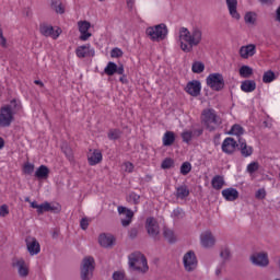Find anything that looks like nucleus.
Listing matches in <instances>:
<instances>
[{
	"label": "nucleus",
	"mask_w": 280,
	"mask_h": 280,
	"mask_svg": "<svg viewBox=\"0 0 280 280\" xmlns=\"http://www.w3.org/2000/svg\"><path fill=\"white\" fill-rule=\"evenodd\" d=\"M178 38L182 51H185V54H191V51H194V47H198V45L202 43V30L195 26L190 32L187 27H182L179 30Z\"/></svg>",
	"instance_id": "f257e3e1"
},
{
	"label": "nucleus",
	"mask_w": 280,
	"mask_h": 280,
	"mask_svg": "<svg viewBox=\"0 0 280 280\" xmlns=\"http://www.w3.org/2000/svg\"><path fill=\"white\" fill-rule=\"evenodd\" d=\"M129 268L137 270L138 272H148L150 268L148 267V259L140 252H135L128 257Z\"/></svg>",
	"instance_id": "f03ea898"
},
{
	"label": "nucleus",
	"mask_w": 280,
	"mask_h": 280,
	"mask_svg": "<svg viewBox=\"0 0 280 280\" xmlns=\"http://www.w3.org/2000/svg\"><path fill=\"white\" fill-rule=\"evenodd\" d=\"M202 122L210 132H213L222 124V119L215 114V109H205L202 112Z\"/></svg>",
	"instance_id": "7ed1b4c3"
},
{
	"label": "nucleus",
	"mask_w": 280,
	"mask_h": 280,
	"mask_svg": "<svg viewBox=\"0 0 280 280\" xmlns=\"http://www.w3.org/2000/svg\"><path fill=\"white\" fill-rule=\"evenodd\" d=\"M93 272H95V258L92 256H86L81 261L80 279L91 280L93 279Z\"/></svg>",
	"instance_id": "20e7f679"
},
{
	"label": "nucleus",
	"mask_w": 280,
	"mask_h": 280,
	"mask_svg": "<svg viewBox=\"0 0 280 280\" xmlns=\"http://www.w3.org/2000/svg\"><path fill=\"white\" fill-rule=\"evenodd\" d=\"M167 25L158 24L154 26H149L145 31L147 36L151 38L154 43H161V40H165L167 38Z\"/></svg>",
	"instance_id": "39448f33"
},
{
	"label": "nucleus",
	"mask_w": 280,
	"mask_h": 280,
	"mask_svg": "<svg viewBox=\"0 0 280 280\" xmlns=\"http://www.w3.org/2000/svg\"><path fill=\"white\" fill-rule=\"evenodd\" d=\"M206 82L208 84V86L211 88L212 91H223L224 86H225V82H224V75H222V73H210L207 79Z\"/></svg>",
	"instance_id": "423d86ee"
},
{
	"label": "nucleus",
	"mask_w": 280,
	"mask_h": 280,
	"mask_svg": "<svg viewBox=\"0 0 280 280\" xmlns=\"http://www.w3.org/2000/svg\"><path fill=\"white\" fill-rule=\"evenodd\" d=\"M145 230L148 235L154 240V242H159L161 240V228L159 226V221L156 219L150 217L145 221Z\"/></svg>",
	"instance_id": "0eeeda50"
},
{
	"label": "nucleus",
	"mask_w": 280,
	"mask_h": 280,
	"mask_svg": "<svg viewBox=\"0 0 280 280\" xmlns=\"http://www.w3.org/2000/svg\"><path fill=\"white\" fill-rule=\"evenodd\" d=\"M183 264L186 272H194L198 268V258L194 250L187 252L183 257Z\"/></svg>",
	"instance_id": "6e6552de"
},
{
	"label": "nucleus",
	"mask_w": 280,
	"mask_h": 280,
	"mask_svg": "<svg viewBox=\"0 0 280 280\" xmlns=\"http://www.w3.org/2000/svg\"><path fill=\"white\" fill-rule=\"evenodd\" d=\"M14 121V112L10 110V107L0 108V128H10Z\"/></svg>",
	"instance_id": "1a4fd4ad"
},
{
	"label": "nucleus",
	"mask_w": 280,
	"mask_h": 280,
	"mask_svg": "<svg viewBox=\"0 0 280 280\" xmlns=\"http://www.w3.org/2000/svg\"><path fill=\"white\" fill-rule=\"evenodd\" d=\"M250 261L254 266H258L259 268H266L270 264V260L268 259V253L266 252L253 254L250 256Z\"/></svg>",
	"instance_id": "9d476101"
},
{
	"label": "nucleus",
	"mask_w": 280,
	"mask_h": 280,
	"mask_svg": "<svg viewBox=\"0 0 280 280\" xmlns=\"http://www.w3.org/2000/svg\"><path fill=\"white\" fill-rule=\"evenodd\" d=\"M12 267L16 268L18 275L22 278L25 279L30 275V267H27V264L23 258L20 259H13L12 261Z\"/></svg>",
	"instance_id": "9b49d317"
},
{
	"label": "nucleus",
	"mask_w": 280,
	"mask_h": 280,
	"mask_svg": "<svg viewBox=\"0 0 280 280\" xmlns=\"http://www.w3.org/2000/svg\"><path fill=\"white\" fill-rule=\"evenodd\" d=\"M118 213H119V215L125 217L120 220L122 226H130V224L132 222V218H135V212H132V210H130L124 206H119Z\"/></svg>",
	"instance_id": "f8f14e48"
},
{
	"label": "nucleus",
	"mask_w": 280,
	"mask_h": 280,
	"mask_svg": "<svg viewBox=\"0 0 280 280\" xmlns=\"http://www.w3.org/2000/svg\"><path fill=\"white\" fill-rule=\"evenodd\" d=\"M200 242L203 248H213L215 246V236L211 231H206L200 235Z\"/></svg>",
	"instance_id": "ddd939ff"
},
{
	"label": "nucleus",
	"mask_w": 280,
	"mask_h": 280,
	"mask_svg": "<svg viewBox=\"0 0 280 280\" xmlns=\"http://www.w3.org/2000/svg\"><path fill=\"white\" fill-rule=\"evenodd\" d=\"M25 242L30 255H38L40 253V243L36 238L27 237Z\"/></svg>",
	"instance_id": "4468645a"
},
{
	"label": "nucleus",
	"mask_w": 280,
	"mask_h": 280,
	"mask_svg": "<svg viewBox=\"0 0 280 280\" xmlns=\"http://www.w3.org/2000/svg\"><path fill=\"white\" fill-rule=\"evenodd\" d=\"M202 86L200 85V81H190L186 85V92L188 95L192 97H198L200 95Z\"/></svg>",
	"instance_id": "2eb2a0df"
},
{
	"label": "nucleus",
	"mask_w": 280,
	"mask_h": 280,
	"mask_svg": "<svg viewBox=\"0 0 280 280\" xmlns=\"http://www.w3.org/2000/svg\"><path fill=\"white\" fill-rule=\"evenodd\" d=\"M237 141L233 138H225L222 143V151L225 154H233L235 152V149L237 148Z\"/></svg>",
	"instance_id": "dca6fc26"
},
{
	"label": "nucleus",
	"mask_w": 280,
	"mask_h": 280,
	"mask_svg": "<svg viewBox=\"0 0 280 280\" xmlns=\"http://www.w3.org/2000/svg\"><path fill=\"white\" fill-rule=\"evenodd\" d=\"M39 32L43 36H46V37L50 36V38H54V39H56V38H58V36H60V32L55 31L54 26L47 25V24H42L39 26Z\"/></svg>",
	"instance_id": "f3484780"
},
{
	"label": "nucleus",
	"mask_w": 280,
	"mask_h": 280,
	"mask_svg": "<svg viewBox=\"0 0 280 280\" xmlns=\"http://www.w3.org/2000/svg\"><path fill=\"white\" fill-rule=\"evenodd\" d=\"M256 49L257 48L254 44L242 46L240 48V56L241 58H244V60H248V58H252V56L256 54Z\"/></svg>",
	"instance_id": "a211bd4d"
},
{
	"label": "nucleus",
	"mask_w": 280,
	"mask_h": 280,
	"mask_svg": "<svg viewBox=\"0 0 280 280\" xmlns=\"http://www.w3.org/2000/svg\"><path fill=\"white\" fill-rule=\"evenodd\" d=\"M114 242H115V237L110 234H101L98 236V244L103 248H110V246H113Z\"/></svg>",
	"instance_id": "6ab92c4d"
},
{
	"label": "nucleus",
	"mask_w": 280,
	"mask_h": 280,
	"mask_svg": "<svg viewBox=\"0 0 280 280\" xmlns=\"http://www.w3.org/2000/svg\"><path fill=\"white\" fill-rule=\"evenodd\" d=\"M222 196L229 202H233L234 200H237V198H240V192L235 188H226L222 190Z\"/></svg>",
	"instance_id": "aec40b11"
},
{
	"label": "nucleus",
	"mask_w": 280,
	"mask_h": 280,
	"mask_svg": "<svg viewBox=\"0 0 280 280\" xmlns=\"http://www.w3.org/2000/svg\"><path fill=\"white\" fill-rule=\"evenodd\" d=\"M225 3L232 19L240 21L241 16L237 13V0H225Z\"/></svg>",
	"instance_id": "412c9836"
},
{
	"label": "nucleus",
	"mask_w": 280,
	"mask_h": 280,
	"mask_svg": "<svg viewBox=\"0 0 280 280\" xmlns=\"http://www.w3.org/2000/svg\"><path fill=\"white\" fill-rule=\"evenodd\" d=\"M45 211H50V213H60V211H62V207L60 206V203L51 205L45 201L44 203H42V213H45Z\"/></svg>",
	"instance_id": "4be33fe9"
},
{
	"label": "nucleus",
	"mask_w": 280,
	"mask_h": 280,
	"mask_svg": "<svg viewBox=\"0 0 280 280\" xmlns=\"http://www.w3.org/2000/svg\"><path fill=\"white\" fill-rule=\"evenodd\" d=\"M238 144L242 156L248 158L253 154V147H248V144H246V140L240 138Z\"/></svg>",
	"instance_id": "5701e85b"
},
{
	"label": "nucleus",
	"mask_w": 280,
	"mask_h": 280,
	"mask_svg": "<svg viewBox=\"0 0 280 280\" xmlns=\"http://www.w3.org/2000/svg\"><path fill=\"white\" fill-rule=\"evenodd\" d=\"M35 178H38V180H47V178H49V167L40 165L35 172Z\"/></svg>",
	"instance_id": "b1692460"
},
{
	"label": "nucleus",
	"mask_w": 280,
	"mask_h": 280,
	"mask_svg": "<svg viewBox=\"0 0 280 280\" xmlns=\"http://www.w3.org/2000/svg\"><path fill=\"white\" fill-rule=\"evenodd\" d=\"M257 89V83L253 80H245L241 84V91H244V93H253Z\"/></svg>",
	"instance_id": "393cba45"
},
{
	"label": "nucleus",
	"mask_w": 280,
	"mask_h": 280,
	"mask_svg": "<svg viewBox=\"0 0 280 280\" xmlns=\"http://www.w3.org/2000/svg\"><path fill=\"white\" fill-rule=\"evenodd\" d=\"M88 161L90 165H97V163H102V152L94 150V152L88 155Z\"/></svg>",
	"instance_id": "a878e982"
},
{
	"label": "nucleus",
	"mask_w": 280,
	"mask_h": 280,
	"mask_svg": "<svg viewBox=\"0 0 280 280\" xmlns=\"http://www.w3.org/2000/svg\"><path fill=\"white\" fill-rule=\"evenodd\" d=\"M176 198H179L180 200H185L189 196V188L187 185H182L176 188L175 192Z\"/></svg>",
	"instance_id": "bb28decb"
},
{
	"label": "nucleus",
	"mask_w": 280,
	"mask_h": 280,
	"mask_svg": "<svg viewBox=\"0 0 280 280\" xmlns=\"http://www.w3.org/2000/svg\"><path fill=\"white\" fill-rule=\"evenodd\" d=\"M174 141H176V135L173 131H166L163 136V145H173Z\"/></svg>",
	"instance_id": "cd10ccee"
},
{
	"label": "nucleus",
	"mask_w": 280,
	"mask_h": 280,
	"mask_svg": "<svg viewBox=\"0 0 280 280\" xmlns=\"http://www.w3.org/2000/svg\"><path fill=\"white\" fill-rule=\"evenodd\" d=\"M211 185L213 189H217V190L222 189L224 187V177L220 175H215L211 180Z\"/></svg>",
	"instance_id": "c85d7f7f"
},
{
	"label": "nucleus",
	"mask_w": 280,
	"mask_h": 280,
	"mask_svg": "<svg viewBox=\"0 0 280 280\" xmlns=\"http://www.w3.org/2000/svg\"><path fill=\"white\" fill-rule=\"evenodd\" d=\"M51 10H55L57 14H65V5L60 0H54L51 2Z\"/></svg>",
	"instance_id": "c756f323"
},
{
	"label": "nucleus",
	"mask_w": 280,
	"mask_h": 280,
	"mask_svg": "<svg viewBox=\"0 0 280 280\" xmlns=\"http://www.w3.org/2000/svg\"><path fill=\"white\" fill-rule=\"evenodd\" d=\"M277 80V75L272 70L266 71L262 75V82L265 84H270V82H275Z\"/></svg>",
	"instance_id": "7c9ffc66"
},
{
	"label": "nucleus",
	"mask_w": 280,
	"mask_h": 280,
	"mask_svg": "<svg viewBox=\"0 0 280 280\" xmlns=\"http://www.w3.org/2000/svg\"><path fill=\"white\" fill-rule=\"evenodd\" d=\"M163 235L170 244L176 243V235H174V231L165 228L164 231H163Z\"/></svg>",
	"instance_id": "2f4dec72"
},
{
	"label": "nucleus",
	"mask_w": 280,
	"mask_h": 280,
	"mask_svg": "<svg viewBox=\"0 0 280 280\" xmlns=\"http://www.w3.org/2000/svg\"><path fill=\"white\" fill-rule=\"evenodd\" d=\"M116 71H117V63L113 61H109L104 69V73H106V75H115Z\"/></svg>",
	"instance_id": "473e14b6"
},
{
	"label": "nucleus",
	"mask_w": 280,
	"mask_h": 280,
	"mask_svg": "<svg viewBox=\"0 0 280 280\" xmlns=\"http://www.w3.org/2000/svg\"><path fill=\"white\" fill-rule=\"evenodd\" d=\"M229 135H235L237 136V139H242V135H244V128L240 125H233Z\"/></svg>",
	"instance_id": "72a5a7b5"
},
{
	"label": "nucleus",
	"mask_w": 280,
	"mask_h": 280,
	"mask_svg": "<svg viewBox=\"0 0 280 280\" xmlns=\"http://www.w3.org/2000/svg\"><path fill=\"white\" fill-rule=\"evenodd\" d=\"M240 75L241 78H250V75H253V68L249 66H242L240 68Z\"/></svg>",
	"instance_id": "f704fd0d"
},
{
	"label": "nucleus",
	"mask_w": 280,
	"mask_h": 280,
	"mask_svg": "<svg viewBox=\"0 0 280 280\" xmlns=\"http://www.w3.org/2000/svg\"><path fill=\"white\" fill-rule=\"evenodd\" d=\"M108 139L110 141H117V139H120L121 137V130L119 129H110L107 133Z\"/></svg>",
	"instance_id": "c9c22d12"
},
{
	"label": "nucleus",
	"mask_w": 280,
	"mask_h": 280,
	"mask_svg": "<svg viewBox=\"0 0 280 280\" xmlns=\"http://www.w3.org/2000/svg\"><path fill=\"white\" fill-rule=\"evenodd\" d=\"M75 54L78 58H86V56H89V46H79Z\"/></svg>",
	"instance_id": "e433bc0d"
},
{
	"label": "nucleus",
	"mask_w": 280,
	"mask_h": 280,
	"mask_svg": "<svg viewBox=\"0 0 280 280\" xmlns=\"http://www.w3.org/2000/svg\"><path fill=\"white\" fill-rule=\"evenodd\" d=\"M127 202L131 205H139L141 202V196L137 195V192H130L127 197Z\"/></svg>",
	"instance_id": "4c0bfd02"
},
{
	"label": "nucleus",
	"mask_w": 280,
	"mask_h": 280,
	"mask_svg": "<svg viewBox=\"0 0 280 280\" xmlns=\"http://www.w3.org/2000/svg\"><path fill=\"white\" fill-rule=\"evenodd\" d=\"M192 73H202L205 71V63L200 61H195L191 67Z\"/></svg>",
	"instance_id": "58836bf2"
},
{
	"label": "nucleus",
	"mask_w": 280,
	"mask_h": 280,
	"mask_svg": "<svg viewBox=\"0 0 280 280\" xmlns=\"http://www.w3.org/2000/svg\"><path fill=\"white\" fill-rule=\"evenodd\" d=\"M244 19L245 23H247L248 25H255V21H257V14H255L254 12H247Z\"/></svg>",
	"instance_id": "ea45409f"
},
{
	"label": "nucleus",
	"mask_w": 280,
	"mask_h": 280,
	"mask_svg": "<svg viewBox=\"0 0 280 280\" xmlns=\"http://www.w3.org/2000/svg\"><path fill=\"white\" fill-rule=\"evenodd\" d=\"M61 150L67 156L68 161H73V150L68 144H62Z\"/></svg>",
	"instance_id": "a19ab883"
},
{
	"label": "nucleus",
	"mask_w": 280,
	"mask_h": 280,
	"mask_svg": "<svg viewBox=\"0 0 280 280\" xmlns=\"http://www.w3.org/2000/svg\"><path fill=\"white\" fill-rule=\"evenodd\" d=\"M220 257L223 259V262L221 266H224V264H226V261H229L231 259V249L229 248H224L220 252Z\"/></svg>",
	"instance_id": "79ce46f5"
},
{
	"label": "nucleus",
	"mask_w": 280,
	"mask_h": 280,
	"mask_svg": "<svg viewBox=\"0 0 280 280\" xmlns=\"http://www.w3.org/2000/svg\"><path fill=\"white\" fill-rule=\"evenodd\" d=\"M79 32H89L91 30V22L89 21H80L78 22Z\"/></svg>",
	"instance_id": "37998d69"
},
{
	"label": "nucleus",
	"mask_w": 280,
	"mask_h": 280,
	"mask_svg": "<svg viewBox=\"0 0 280 280\" xmlns=\"http://www.w3.org/2000/svg\"><path fill=\"white\" fill-rule=\"evenodd\" d=\"M189 172H191V163L189 162H184L180 166V174L183 176H187V174H189Z\"/></svg>",
	"instance_id": "c03bdc74"
},
{
	"label": "nucleus",
	"mask_w": 280,
	"mask_h": 280,
	"mask_svg": "<svg viewBox=\"0 0 280 280\" xmlns=\"http://www.w3.org/2000/svg\"><path fill=\"white\" fill-rule=\"evenodd\" d=\"M162 170H170L171 167H174V160L166 158L162 164H161Z\"/></svg>",
	"instance_id": "a18cd8bd"
},
{
	"label": "nucleus",
	"mask_w": 280,
	"mask_h": 280,
	"mask_svg": "<svg viewBox=\"0 0 280 280\" xmlns=\"http://www.w3.org/2000/svg\"><path fill=\"white\" fill-rule=\"evenodd\" d=\"M259 170V163L258 162H252L247 165V172L249 174H255Z\"/></svg>",
	"instance_id": "49530a36"
},
{
	"label": "nucleus",
	"mask_w": 280,
	"mask_h": 280,
	"mask_svg": "<svg viewBox=\"0 0 280 280\" xmlns=\"http://www.w3.org/2000/svg\"><path fill=\"white\" fill-rule=\"evenodd\" d=\"M121 56H124V50L120 48L115 47L110 50L112 58H121Z\"/></svg>",
	"instance_id": "de8ad7c7"
},
{
	"label": "nucleus",
	"mask_w": 280,
	"mask_h": 280,
	"mask_svg": "<svg viewBox=\"0 0 280 280\" xmlns=\"http://www.w3.org/2000/svg\"><path fill=\"white\" fill-rule=\"evenodd\" d=\"M194 137V133L191 131H184L182 133V139L184 143H189Z\"/></svg>",
	"instance_id": "09e8293b"
},
{
	"label": "nucleus",
	"mask_w": 280,
	"mask_h": 280,
	"mask_svg": "<svg viewBox=\"0 0 280 280\" xmlns=\"http://www.w3.org/2000/svg\"><path fill=\"white\" fill-rule=\"evenodd\" d=\"M19 104L16 103V100H12L11 103L9 105L3 106L2 108H9V110L11 113H16V108H18Z\"/></svg>",
	"instance_id": "8fccbe9b"
},
{
	"label": "nucleus",
	"mask_w": 280,
	"mask_h": 280,
	"mask_svg": "<svg viewBox=\"0 0 280 280\" xmlns=\"http://www.w3.org/2000/svg\"><path fill=\"white\" fill-rule=\"evenodd\" d=\"M23 172H24V174H27L28 176L34 174V164H32V163L24 164Z\"/></svg>",
	"instance_id": "3c124183"
},
{
	"label": "nucleus",
	"mask_w": 280,
	"mask_h": 280,
	"mask_svg": "<svg viewBox=\"0 0 280 280\" xmlns=\"http://www.w3.org/2000/svg\"><path fill=\"white\" fill-rule=\"evenodd\" d=\"M173 218H177L178 220L185 218V212L180 208H176L173 210Z\"/></svg>",
	"instance_id": "603ef678"
},
{
	"label": "nucleus",
	"mask_w": 280,
	"mask_h": 280,
	"mask_svg": "<svg viewBox=\"0 0 280 280\" xmlns=\"http://www.w3.org/2000/svg\"><path fill=\"white\" fill-rule=\"evenodd\" d=\"M113 279L114 280H126V273L121 271H115L113 273Z\"/></svg>",
	"instance_id": "864d4df0"
},
{
	"label": "nucleus",
	"mask_w": 280,
	"mask_h": 280,
	"mask_svg": "<svg viewBox=\"0 0 280 280\" xmlns=\"http://www.w3.org/2000/svg\"><path fill=\"white\" fill-rule=\"evenodd\" d=\"M9 213H10V210L8 208V205H2L0 207V217L5 218V215H8Z\"/></svg>",
	"instance_id": "5fc2aeb1"
},
{
	"label": "nucleus",
	"mask_w": 280,
	"mask_h": 280,
	"mask_svg": "<svg viewBox=\"0 0 280 280\" xmlns=\"http://www.w3.org/2000/svg\"><path fill=\"white\" fill-rule=\"evenodd\" d=\"M256 198L258 200H264V198H266V189L260 188L256 191Z\"/></svg>",
	"instance_id": "6e6d98bb"
},
{
	"label": "nucleus",
	"mask_w": 280,
	"mask_h": 280,
	"mask_svg": "<svg viewBox=\"0 0 280 280\" xmlns=\"http://www.w3.org/2000/svg\"><path fill=\"white\" fill-rule=\"evenodd\" d=\"M32 209H37V213L42 214L43 213V203L38 205L36 201L31 202Z\"/></svg>",
	"instance_id": "4d7b16f0"
},
{
	"label": "nucleus",
	"mask_w": 280,
	"mask_h": 280,
	"mask_svg": "<svg viewBox=\"0 0 280 280\" xmlns=\"http://www.w3.org/2000/svg\"><path fill=\"white\" fill-rule=\"evenodd\" d=\"M80 226L83 231H86V229H89V219L88 218L81 219Z\"/></svg>",
	"instance_id": "13d9d810"
},
{
	"label": "nucleus",
	"mask_w": 280,
	"mask_h": 280,
	"mask_svg": "<svg viewBox=\"0 0 280 280\" xmlns=\"http://www.w3.org/2000/svg\"><path fill=\"white\" fill-rule=\"evenodd\" d=\"M93 34L89 33V31L81 32L80 40H89Z\"/></svg>",
	"instance_id": "bf43d9fd"
},
{
	"label": "nucleus",
	"mask_w": 280,
	"mask_h": 280,
	"mask_svg": "<svg viewBox=\"0 0 280 280\" xmlns=\"http://www.w3.org/2000/svg\"><path fill=\"white\" fill-rule=\"evenodd\" d=\"M137 235H139V231L137 230V229H131L130 231H129V237L131 238V240H135V237H137Z\"/></svg>",
	"instance_id": "052dcab7"
},
{
	"label": "nucleus",
	"mask_w": 280,
	"mask_h": 280,
	"mask_svg": "<svg viewBox=\"0 0 280 280\" xmlns=\"http://www.w3.org/2000/svg\"><path fill=\"white\" fill-rule=\"evenodd\" d=\"M132 170H135V165H132V163H130V162H126L125 163V171H127V172H132Z\"/></svg>",
	"instance_id": "680f3d73"
},
{
	"label": "nucleus",
	"mask_w": 280,
	"mask_h": 280,
	"mask_svg": "<svg viewBox=\"0 0 280 280\" xmlns=\"http://www.w3.org/2000/svg\"><path fill=\"white\" fill-rule=\"evenodd\" d=\"M116 73H118V75H124V65H120L119 67L116 66Z\"/></svg>",
	"instance_id": "e2e57ef3"
},
{
	"label": "nucleus",
	"mask_w": 280,
	"mask_h": 280,
	"mask_svg": "<svg viewBox=\"0 0 280 280\" xmlns=\"http://www.w3.org/2000/svg\"><path fill=\"white\" fill-rule=\"evenodd\" d=\"M135 5V0H127V7L129 10H132V7Z\"/></svg>",
	"instance_id": "0e129e2a"
},
{
	"label": "nucleus",
	"mask_w": 280,
	"mask_h": 280,
	"mask_svg": "<svg viewBox=\"0 0 280 280\" xmlns=\"http://www.w3.org/2000/svg\"><path fill=\"white\" fill-rule=\"evenodd\" d=\"M34 84H37V86H40L43 89V86H45V83H43V81L40 80H35Z\"/></svg>",
	"instance_id": "69168bd1"
},
{
	"label": "nucleus",
	"mask_w": 280,
	"mask_h": 280,
	"mask_svg": "<svg viewBox=\"0 0 280 280\" xmlns=\"http://www.w3.org/2000/svg\"><path fill=\"white\" fill-rule=\"evenodd\" d=\"M260 1V3H262V4H270V3H272L275 0H259Z\"/></svg>",
	"instance_id": "338daca9"
},
{
	"label": "nucleus",
	"mask_w": 280,
	"mask_h": 280,
	"mask_svg": "<svg viewBox=\"0 0 280 280\" xmlns=\"http://www.w3.org/2000/svg\"><path fill=\"white\" fill-rule=\"evenodd\" d=\"M4 145H5V140H3V138L0 137V150H2Z\"/></svg>",
	"instance_id": "774afa93"
}]
</instances>
